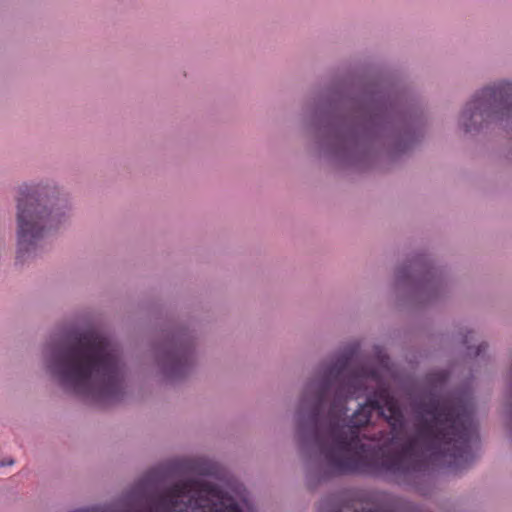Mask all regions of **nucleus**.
Returning a JSON list of instances; mask_svg holds the SVG:
<instances>
[{
  "instance_id": "obj_1",
  "label": "nucleus",
  "mask_w": 512,
  "mask_h": 512,
  "mask_svg": "<svg viewBox=\"0 0 512 512\" xmlns=\"http://www.w3.org/2000/svg\"><path fill=\"white\" fill-rule=\"evenodd\" d=\"M427 119L409 90L385 79L329 87L316 101L309 125L320 150L338 165L371 168L383 154L395 159L424 138Z\"/></svg>"
},
{
  "instance_id": "obj_2",
  "label": "nucleus",
  "mask_w": 512,
  "mask_h": 512,
  "mask_svg": "<svg viewBox=\"0 0 512 512\" xmlns=\"http://www.w3.org/2000/svg\"><path fill=\"white\" fill-rule=\"evenodd\" d=\"M411 408L417 421L415 433L402 445L401 451L366 443L361 439L360 431L346 429L338 419H330L331 443L317 438L327 467L322 466L319 458L314 463L307 461L305 478L309 489H315L335 476L407 475L412 466L406 454L417 449L434 458H448V466L455 471L466 469L473 463L472 425L465 407L431 399L428 403L415 400Z\"/></svg>"
},
{
  "instance_id": "obj_3",
  "label": "nucleus",
  "mask_w": 512,
  "mask_h": 512,
  "mask_svg": "<svg viewBox=\"0 0 512 512\" xmlns=\"http://www.w3.org/2000/svg\"><path fill=\"white\" fill-rule=\"evenodd\" d=\"M49 375L67 391L100 404L118 403L125 396V370L109 339L94 329L73 328L61 341L43 347Z\"/></svg>"
},
{
  "instance_id": "obj_4",
  "label": "nucleus",
  "mask_w": 512,
  "mask_h": 512,
  "mask_svg": "<svg viewBox=\"0 0 512 512\" xmlns=\"http://www.w3.org/2000/svg\"><path fill=\"white\" fill-rule=\"evenodd\" d=\"M71 204L53 179L21 184L16 197L17 263L37 256L40 243L70 220Z\"/></svg>"
},
{
  "instance_id": "obj_5",
  "label": "nucleus",
  "mask_w": 512,
  "mask_h": 512,
  "mask_svg": "<svg viewBox=\"0 0 512 512\" xmlns=\"http://www.w3.org/2000/svg\"><path fill=\"white\" fill-rule=\"evenodd\" d=\"M340 377L324 368L318 380L306 383L299 406L296 412V437L300 454L306 466L307 461L314 463L319 455L313 451L314 444L321 454V445L317 441L318 435L325 442L321 433L323 412L328 394L333 386L339 385Z\"/></svg>"
},
{
  "instance_id": "obj_6",
  "label": "nucleus",
  "mask_w": 512,
  "mask_h": 512,
  "mask_svg": "<svg viewBox=\"0 0 512 512\" xmlns=\"http://www.w3.org/2000/svg\"><path fill=\"white\" fill-rule=\"evenodd\" d=\"M395 287L407 289L418 304H433L447 292L446 269L436 265L426 252L413 253L405 263L397 267Z\"/></svg>"
},
{
  "instance_id": "obj_7",
  "label": "nucleus",
  "mask_w": 512,
  "mask_h": 512,
  "mask_svg": "<svg viewBox=\"0 0 512 512\" xmlns=\"http://www.w3.org/2000/svg\"><path fill=\"white\" fill-rule=\"evenodd\" d=\"M153 348L160 372L169 382L185 379L196 365V339L187 327L166 330Z\"/></svg>"
},
{
  "instance_id": "obj_8",
  "label": "nucleus",
  "mask_w": 512,
  "mask_h": 512,
  "mask_svg": "<svg viewBox=\"0 0 512 512\" xmlns=\"http://www.w3.org/2000/svg\"><path fill=\"white\" fill-rule=\"evenodd\" d=\"M373 412H377L379 417L388 423L393 437L406 425L403 410L387 383H382L367 392L365 402L359 404L354 413L340 425L346 429L359 431L370 423Z\"/></svg>"
},
{
  "instance_id": "obj_9",
  "label": "nucleus",
  "mask_w": 512,
  "mask_h": 512,
  "mask_svg": "<svg viewBox=\"0 0 512 512\" xmlns=\"http://www.w3.org/2000/svg\"><path fill=\"white\" fill-rule=\"evenodd\" d=\"M205 491L214 500L203 491H194L181 506L161 512H244L236 500L219 486L207 484Z\"/></svg>"
},
{
  "instance_id": "obj_10",
  "label": "nucleus",
  "mask_w": 512,
  "mask_h": 512,
  "mask_svg": "<svg viewBox=\"0 0 512 512\" xmlns=\"http://www.w3.org/2000/svg\"><path fill=\"white\" fill-rule=\"evenodd\" d=\"M168 475L167 468L155 467L147 471L121 497L122 506L131 512L138 511L148 500L149 490L163 482Z\"/></svg>"
},
{
  "instance_id": "obj_11",
  "label": "nucleus",
  "mask_w": 512,
  "mask_h": 512,
  "mask_svg": "<svg viewBox=\"0 0 512 512\" xmlns=\"http://www.w3.org/2000/svg\"><path fill=\"white\" fill-rule=\"evenodd\" d=\"M366 390L367 386L359 370L343 374L339 385L335 388L334 398L329 407V415H332L335 411L346 414L345 402L347 399L352 398L357 392Z\"/></svg>"
},
{
  "instance_id": "obj_12",
  "label": "nucleus",
  "mask_w": 512,
  "mask_h": 512,
  "mask_svg": "<svg viewBox=\"0 0 512 512\" xmlns=\"http://www.w3.org/2000/svg\"><path fill=\"white\" fill-rule=\"evenodd\" d=\"M450 377H451V371L449 369H438V370H433V371L426 373V375L424 376V382H425L426 387L429 390L428 394L430 396L429 400L426 403H428L431 399H434V400L438 401L439 403L446 402V403H449L450 405H454V406L461 405V406L465 407V409L471 419L470 421H471V425H472L471 426V429H472L471 442H472L475 438L478 437V432H477V427L473 420L472 413L470 412L468 407L462 401L440 400L439 398H437L435 396V391L444 387L450 380ZM415 400L422 402L421 399L414 398V399H412L411 403ZM423 403H425V402L423 401Z\"/></svg>"
},
{
  "instance_id": "obj_13",
  "label": "nucleus",
  "mask_w": 512,
  "mask_h": 512,
  "mask_svg": "<svg viewBox=\"0 0 512 512\" xmlns=\"http://www.w3.org/2000/svg\"><path fill=\"white\" fill-rule=\"evenodd\" d=\"M189 483L180 482L169 487L159 499L150 507L149 512H161L181 506L194 492Z\"/></svg>"
},
{
  "instance_id": "obj_14",
  "label": "nucleus",
  "mask_w": 512,
  "mask_h": 512,
  "mask_svg": "<svg viewBox=\"0 0 512 512\" xmlns=\"http://www.w3.org/2000/svg\"><path fill=\"white\" fill-rule=\"evenodd\" d=\"M358 351V345L353 344L345 347L340 353H338L335 359L327 365L325 368L339 376L347 373L349 365Z\"/></svg>"
},
{
  "instance_id": "obj_15",
  "label": "nucleus",
  "mask_w": 512,
  "mask_h": 512,
  "mask_svg": "<svg viewBox=\"0 0 512 512\" xmlns=\"http://www.w3.org/2000/svg\"><path fill=\"white\" fill-rule=\"evenodd\" d=\"M472 335L473 332L471 330H466L465 333L461 332V343L466 347L467 355L471 358H476L486 352L488 344L482 342L476 347L469 345L470 340L473 338Z\"/></svg>"
},
{
  "instance_id": "obj_16",
  "label": "nucleus",
  "mask_w": 512,
  "mask_h": 512,
  "mask_svg": "<svg viewBox=\"0 0 512 512\" xmlns=\"http://www.w3.org/2000/svg\"><path fill=\"white\" fill-rule=\"evenodd\" d=\"M191 469L201 476L216 477L218 474L219 466L210 460L200 459L192 464Z\"/></svg>"
},
{
  "instance_id": "obj_17",
  "label": "nucleus",
  "mask_w": 512,
  "mask_h": 512,
  "mask_svg": "<svg viewBox=\"0 0 512 512\" xmlns=\"http://www.w3.org/2000/svg\"><path fill=\"white\" fill-rule=\"evenodd\" d=\"M363 380L365 379H372L377 382V386L381 385L382 383H386L378 368L372 367V366H364L359 370Z\"/></svg>"
},
{
  "instance_id": "obj_18",
  "label": "nucleus",
  "mask_w": 512,
  "mask_h": 512,
  "mask_svg": "<svg viewBox=\"0 0 512 512\" xmlns=\"http://www.w3.org/2000/svg\"><path fill=\"white\" fill-rule=\"evenodd\" d=\"M378 358H379L380 365L383 368H388V366H389V357L387 355H384V354L383 355L379 354Z\"/></svg>"
},
{
  "instance_id": "obj_19",
  "label": "nucleus",
  "mask_w": 512,
  "mask_h": 512,
  "mask_svg": "<svg viewBox=\"0 0 512 512\" xmlns=\"http://www.w3.org/2000/svg\"><path fill=\"white\" fill-rule=\"evenodd\" d=\"M14 461L12 459H2V467L13 465Z\"/></svg>"
}]
</instances>
